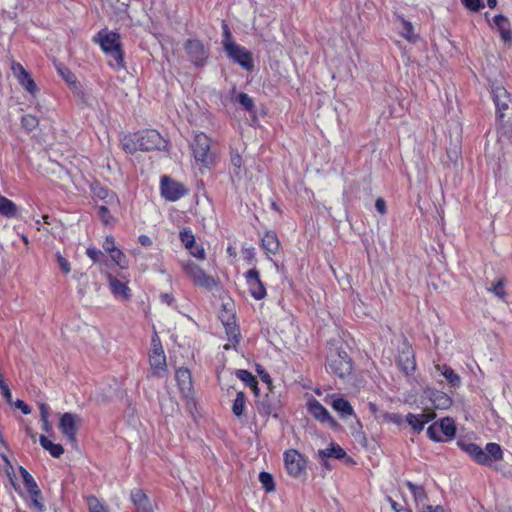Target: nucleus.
Listing matches in <instances>:
<instances>
[{"mask_svg":"<svg viewBox=\"0 0 512 512\" xmlns=\"http://www.w3.org/2000/svg\"><path fill=\"white\" fill-rule=\"evenodd\" d=\"M151 375L163 377L167 371L166 355L164 353L160 338L155 333L151 340V352L149 354Z\"/></svg>","mask_w":512,"mask_h":512,"instance_id":"7","label":"nucleus"},{"mask_svg":"<svg viewBox=\"0 0 512 512\" xmlns=\"http://www.w3.org/2000/svg\"><path fill=\"white\" fill-rule=\"evenodd\" d=\"M94 41L99 43L102 50L107 53H116L117 57L120 59V35L111 31H100L95 36Z\"/></svg>","mask_w":512,"mask_h":512,"instance_id":"11","label":"nucleus"},{"mask_svg":"<svg viewBox=\"0 0 512 512\" xmlns=\"http://www.w3.org/2000/svg\"><path fill=\"white\" fill-rule=\"evenodd\" d=\"M0 390H1V393H2L3 397L5 398V400L8 403H11L12 402V394H11V391H10L8 385L5 383V381L3 379H0Z\"/></svg>","mask_w":512,"mask_h":512,"instance_id":"52","label":"nucleus"},{"mask_svg":"<svg viewBox=\"0 0 512 512\" xmlns=\"http://www.w3.org/2000/svg\"><path fill=\"white\" fill-rule=\"evenodd\" d=\"M457 445L465 451L477 464L484 466H492L494 462L503 459V451L497 443H487L485 449H482L475 443L459 440Z\"/></svg>","mask_w":512,"mask_h":512,"instance_id":"3","label":"nucleus"},{"mask_svg":"<svg viewBox=\"0 0 512 512\" xmlns=\"http://www.w3.org/2000/svg\"><path fill=\"white\" fill-rule=\"evenodd\" d=\"M89 512H108L107 508L95 496L87 497Z\"/></svg>","mask_w":512,"mask_h":512,"instance_id":"42","label":"nucleus"},{"mask_svg":"<svg viewBox=\"0 0 512 512\" xmlns=\"http://www.w3.org/2000/svg\"><path fill=\"white\" fill-rule=\"evenodd\" d=\"M183 270L192 279L193 283L207 290H212L217 281L214 277L207 275L197 264L187 262L183 264Z\"/></svg>","mask_w":512,"mask_h":512,"instance_id":"9","label":"nucleus"},{"mask_svg":"<svg viewBox=\"0 0 512 512\" xmlns=\"http://www.w3.org/2000/svg\"><path fill=\"white\" fill-rule=\"evenodd\" d=\"M375 208H376V210L380 214L384 215L386 213V202H385V200L383 198L376 199V201H375Z\"/></svg>","mask_w":512,"mask_h":512,"instance_id":"56","label":"nucleus"},{"mask_svg":"<svg viewBox=\"0 0 512 512\" xmlns=\"http://www.w3.org/2000/svg\"><path fill=\"white\" fill-rule=\"evenodd\" d=\"M309 413L322 423H328L331 427H335L337 422L331 417L328 410L316 399L308 402Z\"/></svg>","mask_w":512,"mask_h":512,"instance_id":"18","label":"nucleus"},{"mask_svg":"<svg viewBox=\"0 0 512 512\" xmlns=\"http://www.w3.org/2000/svg\"><path fill=\"white\" fill-rule=\"evenodd\" d=\"M190 251V254L197 259L203 260L205 258V251L202 246H198L194 244V247L192 249H188Z\"/></svg>","mask_w":512,"mask_h":512,"instance_id":"53","label":"nucleus"},{"mask_svg":"<svg viewBox=\"0 0 512 512\" xmlns=\"http://www.w3.org/2000/svg\"><path fill=\"white\" fill-rule=\"evenodd\" d=\"M191 150L197 162L206 167L212 164L214 154L211 151V140L206 134L199 133L195 135L191 143Z\"/></svg>","mask_w":512,"mask_h":512,"instance_id":"8","label":"nucleus"},{"mask_svg":"<svg viewBox=\"0 0 512 512\" xmlns=\"http://www.w3.org/2000/svg\"><path fill=\"white\" fill-rule=\"evenodd\" d=\"M231 163L235 168L240 169L242 166L241 156L239 154H232L231 155Z\"/></svg>","mask_w":512,"mask_h":512,"instance_id":"59","label":"nucleus"},{"mask_svg":"<svg viewBox=\"0 0 512 512\" xmlns=\"http://www.w3.org/2000/svg\"><path fill=\"white\" fill-rule=\"evenodd\" d=\"M20 473L27 492L39 488L32 475L26 469L20 467Z\"/></svg>","mask_w":512,"mask_h":512,"instance_id":"41","label":"nucleus"},{"mask_svg":"<svg viewBox=\"0 0 512 512\" xmlns=\"http://www.w3.org/2000/svg\"><path fill=\"white\" fill-rule=\"evenodd\" d=\"M236 376L241 381H243L247 386H249L256 396L259 395L258 382L256 377L252 375V373L244 369H239L236 371Z\"/></svg>","mask_w":512,"mask_h":512,"instance_id":"28","label":"nucleus"},{"mask_svg":"<svg viewBox=\"0 0 512 512\" xmlns=\"http://www.w3.org/2000/svg\"><path fill=\"white\" fill-rule=\"evenodd\" d=\"M14 405L20 409L24 414H29L31 412V409L29 406L22 400H17Z\"/></svg>","mask_w":512,"mask_h":512,"instance_id":"57","label":"nucleus"},{"mask_svg":"<svg viewBox=\"0 0 512 512\" xmlns=\"http://www.w3.org/2000/svg\"><path fill=\"white\" fill-rule=\"evenodd\" d=\"M38 124L39 120L34 115L26 114L21 118V126L27 132L33 131L38 126Z\"/></svg>","mask_w":512,"mask_h":512,"instance_id":"38","label":"nucleus"},{"mask_svg":"<svg viewBox=\"0 0 512 512\" xmlns=\"http://www.w3.org/2000/svg\"><path fill=\"white\" fill-rule=\"evenodd\" d=\"M41 418H49V407L45 403L39 405Z\"/></svg>","mask_w":512,"mask_h":512,"instance_id":"63","label":"nucleus"},{"mask_svg":"<svg viewBox=\"0 0 512 512\" xmlns=\"http://www.w3.org/2000/svg\"><path fill=\"white\" fill-rule=\"evenodd\" d=\"M130 498L139 512H153L152 504L142 489L132 490Z\"/></svg>","mask_w":512,"mask_h":512,"instance_id":"21","label":"nucleus"},{"mask_svg":"<svg viewBox=\"0 0 512 512\" xmlns=\"http://www.w3.org/2000/svg\"><path fill=\"white\" fill-rule=\"evenodd\" d=\"M160 299L163 303L167 304L168 306H171L175 301L174 297L168 293H162L160 295Z\"/></svg>","mask_w":512,"mask_h":512,"instance_id":"60","label":"nucleus"},{"mask_svg":"<svg viewBox=\"0 0 512 512\" xmlns=\"http://www.w3.org/2000/svg\"><path fill=\"white\" fill-rule=\"evenodd\" d=\"M396 363L406 376H410L414 373L416 362L413 348L410 345L404 344L399 351Z\"/></svg>","mask_w":512,"mask_h":512,"instance_id":"15","label":"nucleus"},{"mask_svg":"<svg viewBox=\"0 0 512 512\" xmlns=\"http://www.w3.org/2000/svg\"><path fill=\"white\" fill-rule=\"evenodd\" d=\"M103 249L107 253H110L117 249L116 244H115V238L113 236L110 235L105 238V241L103 243Z\"/></svg>","mask_w":512,"mask_h":512,"instance_id":"51","label":"nucleus"},{"mask_svg":"<svg viewBox=\"0 0 512 512\" xmlns=\"http://www.w3.org/2000/svg\"><path fill=\"white\" fill-rule=\"evenodd\" d=\"M56 259H57V262H58V265H59L61 271L64 274L70 273L71 266H70L69 261L66 258H64L59 252L56 254Z\"/></svg>","mask_w":512,"mask_h":512,"instance_id":"50","label":"nucleus"},{"mask_svg":"<svg viewBox=\"0 0 512 512\" xmlns=\"http://www.w3.org/2000/svg\"><path fill=\"white\" fill-rule=\"evenodd\" d=\"M29 493V496L31 498V506L33 508H35L36 510H38L39 512H42L45 510V505L44 503L42 502V493H41V490L39 488L35 489V490H32Z\"/></svg>","mask_w":512,"mask_h":512,"instance_id":"36","label":"nucleus"},{"mask_svg":"<svg viewBox=\"0 0 512 512\" xmlns=\"http://www.w3.org/2000/svg\"><path fill=\"white\" fill-rule=\"evenodd\" d=\"M17 212L16 204L0 194V214L7 218H13L17 215Z\"/></svg>","mask_w":512,"mask_h":512,"instance_id":"29","label":"nucleus"},{"mask_svg":"<svg viewBox=\"0 0 512 512\" xmlns=\"http://www.w3.org/2000/svg\"><path fill=\"white\" fill-rule=\"evenodd\" d=\"M284 464L288 474L297 478L304 472L306 460L297 450L290 449L284 453Z\"/></svg>","mask_w":512,"mask_h":512,"instance_id":"12","label":"nucleus"},{"mask_svg":"<svg viewBox=\"0 0 512 512\" xmlns=\"http://www.w3.org/2000/svg\"><path fill=\"white\" fill-rule=\"evenodd\" d=\"M97 214L104 224H109L112 220L109 209L104 205L97 207Z\"/></svg>","mask_w":512,"mask_h":512,"instance_id":"47","label":"nucleus"},{"mask_svg":"<svg viewBox=\"0 0 512 512\" xmlns=\"http://www.w3.org/2000/svg\"><path fill=\"white\" fill-rule=\"evenodd\" d=\"M491 94L496 106L497 118L503 125L512 126V97L507 89L500 85H492Z\"/></svg>","mask_w":512,"mask_h":512,"instance_id":"5","label":"nucleus"},{"mask_svg":"<svg viewBox=\"0 0 512 512\" xmlns=\"http://www.w3.org/2000/svg\"><path fill=\"white\" fill-rule=\"evenodd\" d=\"M345 450L337 444L332 443L330 447L318 451V457L320 460L325 458L342 459L346 457Z\"/></svg>","mask_w":512,"mask_h":512,"instance_id":"26","label":"nucleus"},{"mask_svg":"<svg viewBox=\"0 0 512 512\" xmlns=\"http://www.w3.org/2000/svg\"><path fill=\"white\" fill-rule=\"evenodd\" d=\"M138 241H139V243H140L142 246H145V247H148V246H151V245H152V240H151V238H150L149 236H147V235H144V234H142V235H140V236L138 237Z\"/></svg>","mask_w":512,"mask_h":512,"instance_id":"61","label":"nucleus"},{"mask_svg":"<svg viewBox=\"0 0 512 512\" xmlns=\"http://www.w3.org/2000/svg\"><path fill=\"white\" fill-rule=\"evenodd\" d=\"M107 55L110 57L109 65L113 68L120 69L124 67V59H123V52L120 49V59L117 57L116 53H107Z\"/></svg>","mask_w":512,"mask_h":512,"instance_id":"45","label":"nucleus"},{"mask_svg":"<svg viewBox=\"0 0 512 512\" xmlns=\"http://www.w3.org/2000/svg\"><path fill=\"white\" fill-rule=\"evenodd\" d=\"M175 378L181 392L186 396H190L193 390L191 373L187 368H179L176 371Z\"/></svg>","mask_w":512,"mask_h":512,"instance_id":"20","label":"nucleus"},{"mask_svg":"<svg viewBox=\"0 0 512 512\" xmlns=\"http://www.w3.org/2000/svg\"><path fill=\"white\" fill-rule=\"evenodd\" d=\"M419 512H444V510L439 505H437V506L428 505V506H425L423 509H421Z\"/></svg>","mask_w":512,"mask_h":512,"instance_id":"62","label":"nucleus"},{"mask_svg":"<svg viewBox=\"0 0 512 512\" xmlns=\"http://www.w3.org/2000/svg\"><path fill=\"white\" fill-rule=\"evenodd\" d=\"M80 417L76 414L66 412L64 413L59 422V429L67 437L72 444L76 443V434Z\"/></svg>","mask_w":512,"mask_h":512,"instance_id":"14","label":"nucleus"},{"mask_svg":"<svg viewBox=\"0 0 512 512\" xmlns=\"http://www.w3.org/2000/svg\"><path fill=\"white\" fill-rule=\"evenodd\" d=\"M225 329H226V334H227L228 340L231 343L225 344L223 346V348L225 350H229L230 348L235 347L236 344L239 343L240 333H239V329L237 328L236 325L227 324Z\"/></svg>","mask_w":512,"mask_h":512,"instance_id":"32","label":"nucleus"},{"mask_svg":"<svg viewBox=\"0 0 512 512\" xmlns=\"http://www.w3.org/2000/svg\"><path fill=\"white\" fill-rule=\"evenodd\" d=\"M327 367L341 379L346 378L352 373V359L348 355L346 345L343 342L337 340L328 342Z\"/></svg>","mask_w":512,"mask_h":512,"instance_id":"2","label":"nucleus"},{"mask_svg":"<svg viewBox=\"0 0 512 512\" xmlns=\"http://www.w3.org/2000/svg\"><path fill=\"white\" fill-rule=\"evenodd\" d=\"M437 370L441 371V374L446 378V380L452 385V386H458L461 382V379L457 373L454 372V370L446 365L436 366Z\"/></svg>","mask_w":512,"mask_h":512,"instance_id":"34","label":"nucleus"},{"mask_svg":"<svg viewBox=\"0 0 512 512\" xmlns=\"http://www.w3.org/2000/svg\"><path fill=\"white\" fill-rule=\"evenodd\" d=\"M184 51L188 60L196 68H203L209 59L210 48L203 43L200 39L191 38L185 41Z\"/></svg>","mask_w":512,"mask_h":512,"instance_id":"6","label":"nucleus"},{"mask_svg":"<svg viewBox=\"0 0 512 512\" xmlns=\"http://www.w3.org/2000/svg\"><path fill=\"white\" fill-rule=\"evenodd\" d=\"M417 415L421 418L423 425L432 421L436 417V414L433 411H423L421 414Z\"/></svg>","mask_w":512,"mask_h":512,"instance_id":"55","label":"nucleus"},{"mask_svg":"<svg viewBox=\"0 0 512 512\" xmlns=\"http://www.w3.org/2000/svg\"><path fill=\"white\" fill-rule=\"evenodd\" d=\"M107 279L111 292L116 298L125 301L131 298V290L126 283L120 281L110 273L107 274Z\"/></svg>","mask_w":512,"mask_h":512,"instance_id":"19","label":"nucleus"},{"mask_svg":"<svg viewBox=\"0 0 512 512\" xmlns=\"http://www.w3.org/2000/svg\"><path fill=\"white\" fill-rule=\"evenodd\" d=\"M223 40L222 45L228 57L238 63L242 68L251 71L254 67L251 52L236 44L226 21H222Z\"/></svg>","mask_w":512,"mask_h":512,"instance_id":"4","label":"nucleus"},{"mask_svg":"<svg viewBox=\"0 0 512 512\" xmlns=\"http://www.w3.org/2000/svg\"><path fill=\"white\" fill-rule=\"evenodd\" d=\"M259 481L266 492H273L275 490V483L273 476L268 472H261L259 474Z\"/></svg>","mask_w":512,"mask_h":512,"instance_id":"37","label":"nucleus"},{"mask_svg":"<svg viewBox=\"0 0 512 512\" xmlns=\"http://www.w3.org/2000/svg\"><path fill=\"white\" fill-rule=\"evenodd\" d=\"M42 421V428L45 432H50L51 430V424L49 422V418H41Z\"/></svg>","mask_w":512,"mask_h":512,"instance_id":"64","label":"nucleus"},{"mask_svg":"<svg viewBox=\"0 0 512 512\" xmlns=\"http://www.w3.org/2000/svg\"><path fill=\"white\" fill-rule=\"evenodd\" d=\"M122 146L125 152L134 154L138 150L151 151L165 149L167 142L157 130L147 129L126 135L122 140Z\"/></svg>","mask_w":512,"mask_h":512,"instance_id":"1","label":"nucleus"},{"mask_svg":"<svg viewBox=\"0 0 512 512\" xmlns=\"http://www.w3.org/2000/svg\"><path fill=\"white\" fill-rule=\"evenodd\" d=\"M109 254L112 261L121 269H126L128 267V260L125 254L119 248L110 252Z\"/></svg>","mask_w":512,"mask_h":512,"instance_id":"40","label":"nucleus"},{"mask_svg":"<svg viewBox=\"0 0 512 512\" xmlns=\"http://www.w3.org/2000/svg\"><path fill=\"white\" fill-rule=\"evenodd\" d=\"M456 426L452 418L445 417L443 418L439 424L434 423L430 425L427 429V435L430 439L440 442L444 441L441 437V434L444 435L447 439H451L455 436Z\"/></svg>","mask_w":512,"mask_h":512,"instance_id":"10","label":"nucleus"},{"mask_svg":"<svg viewBox=\"0 0 512 512\" xmlns=\"http://www.w3.org/2000/svg\"><path fill=\"white\" fill-rule=\"evenodd\" d=\"M431 400H432L433 406L437 409H446V408L450 407V405L452 403L451 398L443 392L435 393Z\"/></svg>","mask_w":512,"mask_h":512,"instance_id":"35","label":"nucleus"},{"mask_svg":"<svg viewBox=\"0 0 512 512\" xmlns=\"http://www.w3.org/2000/svg\"><path fill=\"white\" fill-rule=\"evenodd\" d=\"M406 421L416 432H420L424 428L423 422L417 414L409 413L406 416Z\"/></svg>","mask_w":512,"mask_h":512,"instance_id":"44","label":"nucleus"},{"mask_svg":"<svg viewBox=\"0 0 512 512\" xmlns=\"http://www.w3.org/2000/svg\"><path fill=\"white\" fill-rule=\"evenodd\" d=\"M245 278L249 287L252 297L256 300H261L266 296V288L260 279L257 269L253 268L246 272Z\"/></svg>","mask_w":512,"mask_h":512,"instance_id":"17","label":"nucleus"},{"mask_svg":"<svg viewBox=\"0 0 512 512\" xmlns=\"http://www.w3.org/2000/svg\"><path fill=\"white\" fill-rule=\"evenodd\" d=\"M59 72L63 76L66 82L68 83H74L75 82V75L67 68H59Z\"/></svg>","mask_w":512,"mask_h":512,"instance_id":"54","label":"nucleus"},{"mask_svg":"<svg viewBox=\"0 0 512 512\" xmlns=\"http://www.w3.org/2000/svg\"><path fill=\"white\" fill-rule=\"evenodd\" d=\"M333 409L337 411L341 417L353 415V408L351 404L344 398H336L331 403Z\"/></svg>","mask_w":512,"mask_h":512,"instance_id":"30","label":"nucleus"},{"mask_svg":"<svg viewBox=\"0 0 512 512\" xmlns=\"http://www.w3.org/2000/svg\"><path fill=\"white\" fill-rule=\"evenodd\" d=\"M246 406V396L244 392L239 391L236 395V398L232 405V412L237 417L240 418L244 415Z\"/></svg>","mask_w":512,"mask_h":512,"instance_id":"33","label":"nucleus"},{"mask_svg":"<svg viewBox=\"0 0 512 512\" xmlns=\"http://www.w3.org/2000/svg\"><path fill=\"white\" fill-rule=\"evenodd\" d=\"M461 3L469 10L477 12L484 8L483 0H461Z\"/></svg>","mask_w":512,"mask_h":512,"instance_id":"46","label":"nucleus"},{"mask_svg":"<svg viewBox=\"0 0 512 512\" xmlns=\"http://www.w3.org/2000/svg\"><path fill=\"white\" fill-rule=\"evenodd\" d=\"M397 19L401 25L400 35L410 43H415L419 37L414 33V27L412 23L401 16H398Z\"/></svg>","mask_w":512,"mask_h":512,"instance_id":"27","label":"nucleus"},{"mask_svg":"<svg viewBox=\"0 0 512 512\" xmlns=\"http://www.w3.org/2000/svg\"><path fill=\"white\" fill-rule=\"evenodd\" d=\"M279 410V401L274 395L267 394L265 398L258 403V411L261 414L277 417Z\"/></svg>","mask_w":512,"mask_h":512,"instance_id":"22","label":"nucleus"},{"mask_svg":"<svg viewBox=\"0 0 512 512\" xmlns=\"http://www.w3.org/2000/svg\"><path fill=\"white\" fill-rule=\"evenodd\" d=\"M494 23L500 33L501 39L505 43H512V31L510 28V21L503 15H496Z\"/></svg>","mask_w":512,"mask_h":512,"instance_id":"25","label":"nucleus"},{"mask_svg":"<svg viewBox=\"0 0 512 512\" xmlns=\"http://www.w3.org/2000/svg\"><path fill=\"white\" fill-rule=\"evenodd\" d=\"M11 70L17 78L19 84L24 87L30 94L35 95L38 91L37 85L31 74L23 67L22 64L12 61Z\"/></svg>","mask_w":512,"mask_h":512,"instance_id":"16","label":"nucleus"},{"mask_svg":"<svg viewBox=\"0 0 512 512\" xmlns=\"http://www.w3.org/2000/svg\"><path fill=\"white\" fill-rule=\"evenodd\" d=\"M86 254L94 263L100 262L101 259L104 257V254L95 247L87 248Z\"/></svg>","mask_w":512,"mask_h":512,"instance_id":"49","label":"nucleus"},{"mask_svg":"<svg viewBox=\"0 0 512 512\" xmlns=\"http://www.w3.org/2000/svg\"><path fill=\"white\" fill-rule=\"evenodd\" d=\"M261 246L267 254L275 255L280 249V241L274 231H267L261 238Z\"/></svg>","mask_w":512,"mask_h":512,"instance_id":"24","label":"nucleus"},{"mask_svg":"<svg viewBox=\"0 0 512 512\" xmlns=\"http://www.w3.org/2000/svg\"><path fill=\"white\" fill-rule=\"evenodd\" d=\"M40 444L45 449L48 450L51 456L55 458H59L64 453V448L61 444H55L51 442L46 436H40Z\"/></svg>","mask_w":512,"mask_h":512,"instance_id":"31","label":"nucleus"},{"mask_svg":"<svg viewBox=\"0 0 512 512\" xmlns=\"http://www.w3.org/2000/svg\"><path fill=\"white\" fill-rule=\"evenodd\" d=\"M406 486L411 491L414 501L416 504V508L418 511L423 509L425 506H428L427 500L428 496L427 493L422 485H416L412 483L411 481H406Z\"/></svg>","mask_w":512,"mask_h":512,"instance_id":"23","label":"nucleus"},{"mask_svg":"<svg viewBox=\"0 0 512 512\" xmlns=\"http://www.w3.org/2000/svg\"><path fill=\"white\" fill-rule=\"evenodd\" d=\"M492 293H494L497 297L504 299L506 296V292L504 289V281L503 279L498 280L495 284H493L492 288L490 289Z\"/></svg>","mask_w":512,"mask_h":512,"instance_id":"48","label":"nucleus"},{"mask_svg":"<svg viewBox=\"0 0 512 512\" xmlns=\"http://www.w3.org/2000/svg\"><path fill=\"white\" fill-rule=\"evenodd\" d=\"M180 240L186 249H192L195 244V237L189 228H183L180 233Z\"/></svg>","mask_w":512,"mask_h":512,"instance_id":"39","label":"nucleus"},{"mask_svg":"<svg viewBox=\"0 0 512 512\" xmlns=\"http://www.w3.org/2000/svg\"><path fill=\"white\" fill-rule=\"evenodd\" d=\"M188 190L179 182L167 176L161 178V195L168 201L174 202L187 194Z\"/></svg>","mask_w":512,"mask_h":512,"instance_id":"13","label":"nucleus"},{"mask_svg":"<svg viewBox=\"0 0 512 512\" xmlns=\"http://www.w3.org/2000/svg\"><path fill=\"white\" fill-rule=\"evenodd\" d=\"M237 101L239 104L247 111H252L254 109V101L253 99L246 93L241 92L237 96Z\"/></svg>","mask_w":512,"mask_h":512,"instance_id":"43","label":"nucleus"},{"mask_svg":"<svg viewBox=\"0 0 512 512\" xmlns=\"http://www.w3.org/2000/svg\"><path fill=\"white\" fill-rule=\"evenodd\" d=\"M385 419H387L388 421L393 422L395 424H398V425L401 424V422H402L401 416L396 413L386 414Z\"/></svg>","mask_w":512,"mask_h":512,"instance_id":"58","label":"nucleus"}]
</instances>
